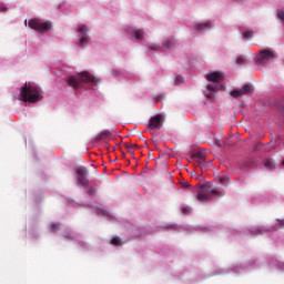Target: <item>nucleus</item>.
<instances>
[{"label":"nucleus","mask_w":284,"mask_h":284,"mask_svg":"<svg viewBox=\"0 0 284 284\" xmlns=\"http://www.w3.org/2000/svg\"><path fill=\"white\" fill-rule=\"evenodd\" d=\"M223 80L224 74L221 73V71H211V73H206V82H211V84H206V90L203 91V97L213 99L214 93L224 89V85L221 84V81Z\"/></svg>","instance_id":"nucleus-1"},{"label":"nucleus","mask_w":284,"mask_h":284,"mask_svg":"<svg viewBox=\"0 0 284 284\" xmlns=\"http://www.w3.org/2000/svg\"><path fill=\"white\" fill-rule=\"evenodd\" d=\"M68 83L69 88L81 89L87 84L97 85L98 80L87 72H80V74L77 77H69Z\"/></svg>","instance_id":"nucleus-2"},{"label":"nucleus","mask_w":284,"mask_h":284,"mask_svg":"<svg viewBox=\"0 0 284 284\" xmlns=\"http://www.w3.org/2000/svg\"><path fill=\"white\" fill-rule=\"evenodd\" d=\"M221 196H224V191L221 190V187H216V189L203 187L196 192V201H200V202H206V201H210V199L221 197Z\"/></svg>","instance_id":"nucleus-3"},{"label":"nucleus","mask_w":284,"mask_h":284,"mask_svg":"<svg viewBox=\"0 0 284 284\" xmlns=\"http://www.w3.org/2000/svg\"><path fill=\"white\" fill-rule=\"evenodd\" d=\"M19 101H22V103H29L33 104L36 103V88L26 84L20 89L19 91Z\"/></svg>","instance_id":"nucleus-4"},{"label":"nucleus","mask_w":284,"mask_h":284,"mask_svg":"<svg viewBox=\"0 0 284 284\" xmlns=\"http://www.w3.org/2000/svg\"><path fill=\"white\" fill-rule=\"evenodd\" d=\"M89 38H87V26L80 24L77 27V45L83 48L89 42Z\"/></svg>","instance_id":"nucleus-5"},{"label":"nucleus","mask_w":284,"mask_h":284,"mask_svg":"<svg viewBox=\"0 0 284 284\" xmlns=\"http://www.w3.org/2000/svg\"><path fill=\"white\" fill-rule=\"evenodd\" d=\"M272 59H275V53H272V51L263 50L261 53H257L256 62L257 65H264L272 62Z\"/></svg>","instance_id":"nucleus-6"},{"label":"nucleus","mask_w":284,"mask_h":284,"mask_svg":"<svg viewBox=\"0 0 284 284\" xmlns=\"http://www.w3.org/2000/svg\"><path fill=\"white\" fill-rule=\"evenodd\" d=\"M173 39H168V41L163 42V47L149 44V51H156V52H166L173 49Z\"/></svg>","instance_id":"nucleus-7"},{"label":"nucleus","mask_w":284,"mask_h":284,"mask_svg":"<svg viewBox=\"0 0 284 284\" xmlns=\"http://www.w3.org/2000/svg\"><path fill=\"white\" fill-rule=\"evenodd\" d=\"M250 92H253L252 87H250V84H243V88L232 90L231 92H229V95H231L232 98H239L250 94Z\"/></svg>","instance_id":"nucleus-8"},{"label":"nucleus","mask_w":284,"mask_h":284,"mask_svg":"<svg viewBox=\"0 0 284 284\" xmlns=\"http://www.w3.org/2000/svg\"><path fill=\"white\" fill-rule=\"evenodd\" d=\"M192 161L196 162L200 165V169H203L206 165V153L203 151H196L192 153Z\"/></svg>","instance_id":"nucleus-9"},{"label":"nucleus","mask_w":284,"mask_h":284,"mask_svg":"<svg viewBox=\"0 0 284 284\" xmlns=\"http://www.w3.org/2000/svg\"><path fill=\"white\" fill-rule=\"evenodd\" d=\"M159 128H163V115L149 119V130H159Z\"/></svg>","instance_id":"nucleus-10"},{"label":"nucleus","mask_w":284,"mask_h":284,"mask_svg":"<svg viewBox=\"0 0 284 284\" xmlns=\"http://www.w3.org/2000/svg\"><path fill=\"white\" fill-rule=\"evenodd\" d=\"M77 184L82 187H87V169H77Z\"/></svg>","instance_id":"nucleus-11"},{"label":"nucleus","mask_w":284,"mask_h":284,"mask_svg":"<svg viewBox=\"0 0 284 284\" xmlns=\"http://www.w3.org/2000/svg\"><path fill=\"white\" fill-rule=\"evenodd\" d=\"M128 34H131V38H133L136 41H141V38L144 37V31H141V29H136L134 27H128Z\"/></svg>","instance_id":"nucleus-12"},{"label":"nucleus","mask_w":284,"mask_h":284,"mask_svg":"<svg viewBox=\"0 0 284 284\" xmlns=\"http://www.w3.org/2000/svg\"><path fill=\"white\" fill-rule=\"evenodd\" d=\"M50 31V21L37 20V33H47Z\"/></svg>","instance_id":"nucleus-13"},{"label":"nucleus","mask_w":284,"mask_h":284,"mask_svg":"<svg viewBox=\"0 0 284 284\" xmlns=\"http://www.w3.org/2000/svg\"><path fill=\"white\" fill-rule=\"evenodd\" d=\"M210 30V22H203L200 24H196V31H206Z\"/></svg>","instance_id":"nucleus-14"},{"label":"nucleus","mask_w":284,"mask_h":284,"mask_svg":"<svg viewBox=\"0 0 284 284\" xmlns=\"http://www.w3.org/2000/svg\"><path fill=\"white\" fill-rule=\"evenodd\" d=\"M26 27H28L29 29L36 30V19L26 20Z\"/></svg>","instance_id":"nucleus-15"},{"label":"nucleus","mask_w":284,"mask_h":284,"mask_svg":"<svg viewBox=\"0 0 284 284\" xmlns=\"http://www.w3.org/2000/svg\"><path fill=\"white\" fill-rule=\"evenodd\" d=\"M109 138V131H102V133H98L97 140L101 141Z\"/></svg>","instance_id":"nucleus-16"},{"label":"nucleus","mask_w":284,"mask_h":284,"mask_svg":"<svg viewBox=\"0 0 284 284\" xmlns=\"http://www.w3.org/2000/svg\"><path fill=\"white\" fill-rule=\"evenodd\" d=\"M264 233H267V229H257V230L251 231V234H254V236H258Z\"/></svg>","instance_id":"nucleus-17"},{"label":"nucleus","mask_w":284,"mask_h":284,"mask_svg":"<svg viewBox=\"0 0 284 284\" xmlns=\"http://www.w3.org/2000/svg\"><path fill=\"white\" fill-rule=\"evenodd\" d=\"M265 169H268V170L275 169V163L272 162V159L265 160Z\"/></svg>","instance_id":"nucleus-18"},{"label":"nucleus","mask_w":284,"mask_h":284,"mask_svg":"<svg viewBox=\"0 0 284 284\" xmlns=\"http://www.w3.org/2000/svg\"><path fill=\"white\" fill-rule=\"evenodd\" d=\"M217 184H222V186H226L227 185V178L217 176Z\"/></svg>","instance_id":"nucleus-19"},{"label":"nucleus","mask_w":284,"mask_h":284,"mask_svg":"<svg viewBox=\"0 0 284 284\" xmlns=\"http://www.w3.org/2000/svg\"><path fill=\"white\" fill-rule=\"evenodd\" d=\"M275 17L280 18V21H283V26H284V10H280L275 12Z\"/></svg>","instance_id":"nucleus-20"},{"label":"nucleus","mask_w":284,"mask_h":284,"mask_svg":"<svg viewBox=\"0 0 284 284\" xmlns=\"http://www.w3.org/2000/svg\"><path fill=\"white\" fill-rule=\"evenodd\" d=\"M252 37H253V31H250V30L243 31V39L248 40Z\"/></svg>","instance_id":"nucleus-21"},{"label":"nucleus","mask_w":284,"mask_h":284,"mask_svg":"<svg viewBox=\"0 0 284 284\" xmlns=\"http://www.w3.org/2000/svg\"><path fill=\"white\" fill-rule=\"evenodd\" d=\"M109 244H113L114 246L121 245V242H119V237H113V240H109Z\"/></svg>","instance_id":"nucleus-22"},{"label":"nucleus","mask_w":284,"mask_h":284,"mask_svg":"<svg viewBox=\"0 0 284 284\" xmlns=\"http://www.w3.org/2000/svg\"><path fill=\"white\" fill-rule=\"evenodd\" d=\"M246 63V59L243 57L236 58V64L243 65Z\"/></svg>","instance_id":"nucleus-23"},{"label":"nucleus","mask_w":284,"mask_h":284,"mask_svg":"<svg viewBox=\"0 0 284 284\" xmlns=\"http://www.w3.org/2000/svg\"><path fill=\"white\" fill-rule=\"evenodd\" d=\"M181 82H183V78H181V75L174 78V85H181Z\"/></svg>","instance_id":"nucleus-24"},{"label":"nucleus","mask_w":284,"mask_h":284,"mask_svg":"<svg viewBox=\"0 0 284 284\" xmlns=\"http://www.w3.org/2000/svg\"><path fill=\"white\" fill-rule=\"evenodd\" d=\"M98 215H100V216H105V217H110V216H109V212H104V211H102L101 209H98Z\"/></svg>","instance_id":"nucleus-25"},{"label":"nucleus","mask_w":284,"mask_h":284,"mask_svg":"<svg viewBox=\"0 0 284 284\" xmlns=\"http://www.w3.org/2000/svg\"><path fill=\"white\" fill-rule=\"evenodd\" d=\"M190 211H192V207H187V206L182 207V214H187Z\"/></svg>","instance_id":"nucleus-26"},{"label":"nucleus","mask_w":284,"mask_h":284,"mask_svg":"<svg viewBox=\"0 0 284 284\" xmlns=\"http://www.w3.org/2000/svg\"><path fill=\"white\" fill-rule=\"evenodd\" d=\"M58 232V223L51 224V233Z\"/></svg>","instance_id":"nucleus-27"},{"label":"nucleus","mask_w":284,"mask_h":284,"mask_svg":"<svg viewBox=\"0 0 284 284\" xmlns=\"http://www.w3.org/2000/svg\"><path fill=\"white\" fill-rule=\"evenodd\" d=\"M128 152H134V144H128Z\"/></svg>","instance_id":"nucleus-28"},{"label":"nucleus","mask_w":284,"mask_h":284,"mask_svg":"<svg viewBox=\"0 0 284 284\" xmlns=\"http://www.w3.org/2000/svg\"><path fill=\"white\" fill-rule=\"evenodd\" d=\"M0 12H7V7L3 4H0Z\"/></svg>","instance_id":"nucleus-29"},{"label":"nucleus","mask_w":284,"mask_h":284,"mask_svg":"<svg viewBox=\"0 0 284 284\" xmlns=\"http://www.w3.org/2000/svg\"><path fill=\"white\" fill-rule=\"evenodd\" d=\"M40 99H41V95H40V89H39L37 90V101H40Z\"/></svg>","instance_id":"nucleus-30"},{"label":"nucleus","mask_w":284,"mask_h":284,"mask_svg":"<svg viewBox=\"0 0 284 284\" xmlns=\"http://www.w3.org/2000/svg\"><path fill=\"white\" fill-rule=\"evenodd\" d=\"M277 266H280L281 271H284V264L283 263H280V265H277Z\"/></svg>","instance_id":"nucleus-31"},{"label":"nucleus","mask_w":284,"mask_h":284,"mask_svg":"<svg viewBox=\"0 0 284 284\" xmlns=\"http://www.w3.org/2000/svg\"><path fill=\"white\" fill-rule=\"evenodd\" d=\"M284 224V221H280V225Z\"/></svg>","instance_id":"nucleus-32"},{"label":"nucleus","mask_w":284,"mask_h":284,"mask_svg":"<svg viewBox=\"0 0 284 284\" xmlns=\"http://www.w3.org/2000/svg\"><path fill=\"white\" fill-rule=\"evenodd\" d=\"M161 101V99L156 98V102Z\"/></svg>","instance_id":"nucleus-33"},{"label":"nucleus","mask_w":284,"mask_h":284,"mask_svg":"<svg viewBox=\"0 0 284 284\" xmlns=\"http://www.w3.org/2000/svg\"><path fill=\"white\" fill-rule=\"evenodd\" d=\"M281 164H283V168H284V159H283V162H281Z\"/></svg>","instance_id":"nucleus-34"},{"label":"nucleus","mask_w":284,"mask_h":284,"mask_svg":"<svg viewBox=\"0 0 284 284\" xmlns=\"http://www.w3.org/2000/svg\"><path fill=\"white\" fill-rule=\"evenodd\" d=\"M65 239H69V235H64Z\"/></svg>","instance_id":"nucleus-35"},{"label":"nucleus","mask_w":284,"mask_h":284,"mask_svg":"<svg viewBox=\"0 0 284 284\" xmlns=\"http://www.w3.org/2000/svg\"><path fill=\"white\" fill-rule=\"evenodd\" d=\"M169 227L173 229V225H171V226H169Z\"/></svg>","instance_id":"nucleus-36"}]
</instances>
